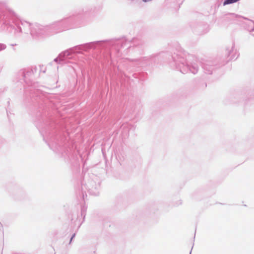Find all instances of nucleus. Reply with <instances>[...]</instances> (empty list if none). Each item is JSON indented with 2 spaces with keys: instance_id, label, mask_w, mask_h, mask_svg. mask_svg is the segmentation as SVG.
Listing matches in <instances>:
<instances>
[{
  "instance_id": "nucleus-1",
  "label": "nucleus",
  "mask_w": 254,
  "mask_h": 254,
  "mask_svg": "<svg viewBox=\"0 0 254 254\" xmlns=\"http://www.w3.org/2000/svg\"><path fill=\"white\" fill-rule=\"evenodd\" d=\"M239 0H226L224 2V5H226V4H230V3H234V2H237V1H238Z\"/></svg>"
}]
</instances>
